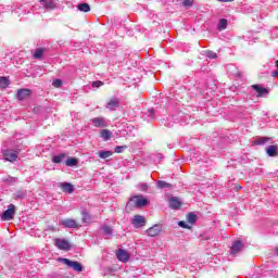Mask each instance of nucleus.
<instances>
[{"label": "nucleus", "mask_w": 278, "mask_h": 278, "mask_svg": "<svg viewBox=\"0 0 278 278\" xmlns=\"http://www.w3.org/2000/svg\"><path fill=\"white\" fill-rule=\"evenodd\" d=\"M192 3H193V0H184L182 5H185V8H190Z\"/></svg>", "instance_id": "nucleus-35"}, {"label": "nucleus", "mask_w": 278, "mask_h": 278, "mask_svg": "<svg viewBox=\"0 0 278 278\" xmlns=\"http://www.w3.org/2000/svg\"><path fill=\"white\" fill-rule=\"evenodd\" d=\"M277 252H278V249H277Z\"/></svg>", "instance_id": "nucleus-41"}, {"label": "nucleus", "mask_w": 278, "mask_h": 278, "mask_svg": "<svg viewBox=\"0 0 278 278\" xmlns=\"http://www.w3.org/2000/svg\"><path fill=\"white\" fill-rule=\"evenodd\" d=\"M61 225H63V227H66L68 229H79V227H81V224H79V223H77V220L71 219V218L61 220Z\"/></svg>", "instance_id": "nucleus-6"}, {"label": "nucleus", "mask_w": 278, "mask_h": 278, "mask_svg": "<svg viewBox=\"0 0 278 278\" xmlns=\"http://www.w3.org/2000/svg\"><path fill=\"white\" fill-rule=\"evenodd\" d=\"M91 123L93 127H98V128L108 127V122L105 121V117H94L91 119Z\"/></svg>", "instance_id": "nucleus-11"}, {"label": "nucleus", "mask_w": 278, "mask_h": 278, "mask_svg": "<svg viewBox=\"0 0 278 278\" xmlns=\"http://www.w3.org/2000/svg\"><path fill=\"white\" fill-rule=\"evenodd\" d=\"M99 155H100L101 160H108V157H111L112 152H110V151H101Z\"/></svg>", "instance_id": "nucleus-27"}, {"label": "nucleus", "mask_w": 278, "mask_h": 278, "mask_svg": "<svg viewBox=\"0 0 278 278\" xmlns=\"http://www.w3.org/2000/svg\"><path fill=\"white\" fill-rule=\"evenodd\" d=\"M157 188H173V185L164 180H159Z\"/></svg>", "instance_id": "nucleus-26"}, {"label": "nucleus", "mask_w": 278, "mask_h": 278, "mask_svg": "<svg viewBox=\"0 0 278 278\" xmlns=\"http://www.w3.org/2000/svg\"><path fill=\"white\" fill-rule=\"evenodd\" d=\"M52 86L54 88H62V79H60V78L54 79L52 83Z\"/></svg>", "instance_id": "nucleus-30"}, {"label": "nucleus", "mask_w": 278, "mask_h": 278, "mask_svg": "<svg viewBox=\"0 0 278 278\" xmlns=\"http://www.w3.org/2000/svg\"><path fill=\"white\" fill-rule=\"evenodd\" d=\"M65 157H66V154H59V155L52 157V162L54 164H62V162L65 160Z\"/></svg>", "instance_id": "nucleus-21"}, {"label": "nucleus", "mask_w": 278, "mask_h": 278, "mask_svg": "<svg viewBox=\"0 0 278 278\" xmlns=\"http://www.w3.org/2000/svg\"><path fill=\"white\" fill-rule=\"evenodd\" d=\"M130 203H132V205H135V207H144V205H147L149 203V200H147L146 198H142L140 195H135L132 198H130Z\"/></svg>", "instance_id": "nucleus-5"}, {"label": "nucleus", "mask_w": 278, "mask_h": 278, "mask_svg": "<svg viewBox=\"0 0 278 278\" xmlns=\"http://www.w3.org/2000/svg\"><path fill=\"white\" fill-rule=\"evenodd\" d=\"M238 188V190H240L242 187H237Z\"/></svg>", "instance_id": "nucleus-40"}, {"label": "nucleus", "mask_w": 278, "mask_h": 278, "mask_svg": "<svg viewBox=\"0 0 278 278\" xmlns=\"http://www.w3.org/2000/svg\"><path fill=\"white\" fill-rule=\"evenodd\" d=\"M147 188H149V186L148 185H143V189L147 190Z\"/></svg>", "instance_id": "nucleus-39"}, {"label": "nucleus", "mask_w": 278, "mask_h": 278, "mask_svg": "<svg viewBox=\"0 0 278 278\" xmlns=\"http://www.w3.org/2000/svg\"><path fill=\"white\" fill-rule=\"evenodd\" d=\"M66 166H77L79 164V160L75 157H70L65 161Z\"/></svg>", "instance_id": "nucleus-22"}, {"label": "nucleus", "mask_w": 278, "mask_h": 278, "mask_svg": "<svg viewBox=\"0 0 278 278\" xmlns=\"http://www.w3.org/2000/svg\"><path fill=\"white\" fill-rule=\"evenodd\" d=\"M169 207L170 210H180L181 208V200L177 197H173L169 199Z\"/></svg>", "instance_id": "nucleus-13"}, {"label": "nucleus", "mask_w": 278, "mask_h": 278, "mask_svg": "<svg viewBox=\"0 0 278 278\" xmlns=\"http://www.w3.org/2000/svg\"><path fill=\"white\" fill-rule=\"evenodd\" d=\"M77 8L79 12H90V4L88 3H79Z\"/></svg>", "instance_id": "nucleus-23"}, {"label": "nucleus", "mask_w": 278, "mask_h": 278, "mask_svg": "<svg viewBox=\"0 0 278 278\" xmlns=\"http://www.w3.org/2000/svg\"><path fill=\"white\" fill-rule=\"evenodd\" d=\"M46 8H47L48 10H54V9H55V3H54L53 1H48V2L46 3Z\"/></svg>", "instance_id": "nucleus-31"}, {"label": "nucleus", "mask_w": 278, "mask_h": 278, "mask_svg": "<svg viewBox=\"0 0 278 278\" xmlns=\"http://www.w3.org/2000/svg\"><path fill=\"white\" fill-rule=\"evenodd\" d=\"M218 1H220L222 3H229V2H231L233 0H218Z\"/></svg>", "instance_id": "nucleus-38"}, {"label": "nucleus", "mask_w": 278, "mask_h": 278, "mask_svg": "<svg viewBox=\"0 0 278 278\" xmlns=\"http://www.w3.org/2000/svg\"><path fill=\"white\" fill-rule=\"evenodd\" d=\"M59 262H62V264H65L66 266H68V268H73V270H76V273H81V270H84L81 263L77 261H71L68 258H59Z\"/></svg>", "instance_id": "nucleus-1"}, {"label": "nucleus", "mask_w": 278, "mask_h": 278, "mask_svg": "<svg viewBox=\"0 0 278 278\" xmlns=\"http://www.w3.org/2000/svg\"><path fill=\"white\" fill-rule=\"evenodd\" d=\"M115 255L119 262H129V253L126 250L118 249Z\"/></svg>", "instance_id": "nucleus-10"}, {"label": "nucleus", "mask_w": 278, "mask_h": 278, "mask_svg": "<svg viewBox=\"0 0 278 278\" xmlns=\"http://www.w3.org/2000/svg\"><path fill=\"white\" fill-rule=\"evenodd\" d=\"M270 140V137H261L257 139L256 144H264Z\"/></svg>", "instance_id": "nucleus-29"}, {"label": "nucleus", "mask_w": 278, "mask_h": 278, "mask_svg": "<svg viewBox=\"0 0 278 278\" xmlns=\"http://www.w3.org/2000/svg\"><path fill=\"white\" fill-rule=\"evenodd\" d=\"M242 251V241H235L231 247V255H236V253H240Z\"/></svg>", "instance_id": "nucleus-15"}, {"label": "nucleus", "mask_w": 278, "mask_h": 278, "mask_svg": "<svg viewBox=\"0 0 278 278\" xmlns=\"http://www.w3.org/2000/svg\"><path fill=\"white\" fill-rule=\"evenodd\" d=\"M118 103H119L118 99H111V100L108 102L106 108H108L109 110H114V108H118Z\"/></svg>", "instance_id": "nucleus-20"}, {"label": "nucleus", "mask_w": 278, "mask_h": 278, "mask_svg": "<svg viewBox=\"0 0 278 278\" xmlns=\"http://www.w3.org/2000/svg\"><path fill=\"white\" fill-rule=\"evenodd\" d=\"M3 155L7 162H16V160L18 159V154L13 150H5L3 152Z\"/></svg>", "instance_id": "nucleus-9"}, {"label": "nucleus", "mask_w": 278, "mask_h": 278, "mask_svg": "<svg viewBox=\"0 0 278 278\" xmlns=\"http://www.w3.org/2000/svg\"><path fill=\"white\" fill-rule=\"evenodd\" d=\"M277 149L278 146H269L266 149V153L269 157H277L278 153H277Z\"/></svg>", "instance_id": "nucleus-16"}, {"label": "nucleus", "mask_w": 278, "mask_h": 278, "mask_svg": "<svg viewBox=\"0 0 278 278\" xmlns=\"http://www.w3.org/2000/svg\"><path fill=\"white\" fill-rule=\"evenodd\" d=\"M130 223L135 229H142V227H147V217L137 214L134 216Z\"/></svg>", "instance_id": "nucleus-2"}, {"label": "nucleus", "mask_w": 278, "mask_h": 278, "mask_svg": "<svg viewBox=\"0 0 278 278\" xmlns=\"http://www.w3.org/2000/svg\"><path fill=\"white\" fill-rule=\"evenodd\" d=\"M100 137L103 138L105 142H108V140H112V131H110V129H102L100 131Z\"/></svg>", "instance_id": "nucleus-17"}, {"label": "nucleus", "mask_w": 278, "mask_h": 278, "mask_svg": "<svg viewBox=\"0 0 278 278\" xmlns=\"http://www.w3.org/2000/svg\"><path fill=\"white\" fill-rule=\"evenodd\" d=\"M206 58H208L210 60H216V58H218V54H216V52L214 51H207Z\"/></svg>", "instance_id": "nucleus-28"}, {"label": "nucleus", "mask_w": 278, "mask_h": 278, "mask_svg": "<svg viewBox=\"0 0 278 278\" xmlns=\"http://www.w3.org/2000/svg\"><path fill=\"white\" fill-rule=\"evenodd\" d=\"M92 88H101L103 86V81L97 80L91 84Z\"/></svg>", "instance_id": "nucleus-33"}, {"label": "nucleus", "mask_w": 278, "mask_h": 278, "mask_svg": "<svg viewBox=\"0 0 278 278\" xmlns=\"http://www.w3.org/2000/svg\"><path fill=\"white\" fill-rule=\"evenodd\" d=\"M10 86V80H8V77H0V88H7Z\"/></svg>", "instance_id": "nucleus-25"}, {"label": "nucleus", "mask_w": 278, "mask_h": 278, "mask_svg": "<svg viewBox=\"0 0 278 278\" xmlns=\"http://www.w3.org/2000/svg\"><path fill=\"white\" fill-rule=\"evenodd\" d=\"M90 220V215L88 213H83V222Z\"/></svg>", "instance_id": "nucleus-37"}, {"label": "nucleus", "mask_w": 278, "mask_h": 278, "mask_svg": "<svg viewBox=\"0 0 278 278\" xmlns=\"http://www.w3.org/2000/svg\"><path fill=\"white\" fill-rule=\"evenodd\" d=\"M103 231L104 233H106L108 236H110L112 233V227L110 226H104L103 227Z\"/></svg>", "instance_id": "nucleus-34"}, {"label": "nucleus", "mask_w": 278, "mask_h": 278, "mask_svg": "<svg viewBox=\"0 0 278 278\" xmlns=\"http://www.w3.org/2000/svg\"><path fill=\"white\" fill-rule=\"evenodd\" d=\"M146 233L150 238H155V237L160 236V233H162V226L155 224L152 227L148 228L146 230Z\"/></svg>", "instance_id": "nucleus-7"}, {"label": "nucleus", "mask_w": 278, "mask_h": 278, "mask_svg": "<svg viewBox=\"0 0 278 278\" xmlns=\"http://www.w3.org/2000/svg\"><path fill=\"white\" fill-rule=\"evenodd\" d=\"M45 55V48H37L33 54L34 60H42Z\"/></svg>", "instance_id": "nucleus-18"}, {"label": "nucleus", "mask_w": 278, "mask_h": 278, "mask_svg": "<svg viewBox=\"0 0 278 278\" xmlns=\"http://www.w3.org/2000/svg\"><path fill=\"white\" fill-rule=\"evenodd\" d=\"M179 227H182V229H190V226L187 225L186 222L181 220L178 223Z\"/></svg>", "instance_id": "nucleus-36"}, {"label": "nucleus", "mask_w": 278, "mask_h": 278, "mask_svg": "<svg viewBox=\"0 0 278 278\" xmlns=\"http://www.w3.org/2000/svg\"><path fill=\"white\" fill-rule=\"evenodd\" d=\"M125 149H127V146H117L115 148V153H123V151H125Z\"/></svg>", "instance_id": "nucleus-32"}, {"label": "nucleus", "mask_w": 278, "mask_h": 278, "mask_svg": "<svg viewBox=\"0 0 278 278\" xmlns=\"http://www.w3.org/2000/svg\"><path fill=\"white\" fill-rule=\"evenodd\" d=\"M228 22L226 18L219 20V23L217 25L218 31H224V29H227Z\"/></svg>", "instance_id": "nucleus-19"}, {"label": "nucleus", "mask_w": 278, "mask_h": 278, "mask_svg": "<svg viewBox=\"0 0 278 278\" xmlns=\"http://www.w3.org/2000/svg\"><path fill=\"white\" fill-rule=\"evenodd\" d=\"M253 90H255V92H257L256 97H265L266 94H268V89L260 86V85H252Z\"/></svg>", "instance_id": "nucleus-14"}, {"label": "nucleus", "mask_w": 278, "mask_h": 278, "mask_svg": "<svg viewBox=\"0 0 278 278\" xmlns=\"http://www.w3.org/2000/svg\"><path fill=\"white\" fill-rule=\"evenodd\" d=\"M14 214H16V206L14 204H10L8 210L3 212L1 220H13Z\"/></svg>", "instance_id": "nucleus-3"}, {"label": "nucleus", "mask_w": 278, "mask_h": 278, "mask_svg": "<svg viewBox=\"0 0 278 278\" xmlns=\"http://www.w3.org/2000/svg\"><path fill=\"white\" fill-rule=\"evenodd\" d=\"M54 244L60 251H71V242L66 239H55Z\"/></svg>", "instance_id": "nucleus-4"}, {"label": "nucleus", "mask_w": 278, "mask_h": 278, "mask_svg": "<svg viewBox=\"0 0 278 278\" xmlns=\"http://www.w3.org/2000/svg\"><path fill=\"white\" fill-rule=\"evenodd\" d=\"M187 223H190L191 225H194V223H197V214L189 213L187 215Z\"/></svg>", "instance_id": "nucleus-24"}, {"label": "nucleus", "mask_w": 278, "mask_h": 278, "mask_svg": "<svg viewBox=\"0 0 278 278\" xmlns=\"http://www.w3.org/2000/svg\"><path fill=\"white\" fill-rule=\"evenodd\" d=\"M59 188H61L62 192H66L67 194L75 192V186L71 182H60Z\"/></svg>", "instance_id": "nucleus-8"}, {"label": "nucleus", "mask_w": 278, "mask_h": 278, "mask_svg": "<svg viewBox=\"0 0 278 278\" xmlns=\"http://www.w3.org/2000/svg\"><path fill=\"white\" fill-rule=\"evenodd\" d=\"M29 97H31V90H29V89L17 90L18 101H25V99H29Z\"/></svg>", "instance_id": "nucleus-12"}]
</instances>
